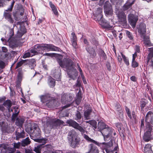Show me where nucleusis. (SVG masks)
<instances>
[{"instance_id": "f257e3e1", "label": "nucleus", "mask_w": 153, "mask_h": 153, "mask_svg": "<svg viewBox=\"0 0 153 153\" xmlns=\"http://www.w3.org/2000/svg\"><path fill=\"white\" fill-rule=\"evenodd\" d=\"M59 65L62 68H66L67 69L68 74L71 78L75 80L77 75L76 70L72 67L73 63L69 59L65 58L62 60L60 59H57Z\"/></svg>"}, {"instance_id": "f03ea898", "label": "nucleus", "mask_w": 153, "mask_h": 153, "mask_svg": "<svg viewBox=\"0 0 153 153\" xmlns=\"http://www.w3.org/2000/svg\"><path fill=\"white\" fill-rule=\"evenodd\" d=\"M68 139L71 142V146L73 148L77 147L79 144L80 139L74 130H72L69 132Z\"/></svg>"}, {"instance_id": "7ed1b4c3", "label": "nucleus", "mask_w": 153, "mask_h": 153, "mask_svg": "<svg viewBox=\"0 0 153 153\" xmlns=\"http://www.w3.org/2000/svg\"><path fill=\"white\" fill-rule=\"evenodd\" d=\"M64 123L63 121L60 120H55L48 118L44 124V129L46 130H49L52 128H56L60 125H63Z\"/></svg>"}, {"instance_id": "20e7f679", "label": "nucleus", "mask_w": 153, "mask_h": 153, "mask_svg": "<svg viewBox=\"0 0 153 153\" xmlns=\"http://www.w3.org/2000/svg\"><path fill=\"white\" fill-rule=\"evenodd\" d=\"M38 53H41L44 50L47 51H60V49L52 44H37L35 45Z\"/></svg>"}, {"instance_id": "39448f33", "label": "nucleus", "mask_w": 153, "mask_h": 153, "mask_svg": "<svg viewBox=\"0 0 153 153\" xmlns=\"http://www.w3.org/2000/svg\"><path fill=\"white\" fill-rule=\"evenodd\" d=\"M84 138L89 142L92 143L89 144L88 146V151L85 153H99V150L97 147L95 145L99 146V143L94 140L90 138L87 135H84Z\"/></svg>"}, {"instance_id": "423d86ee", "label": "nucleus", "mask_w": 153, "mask_h": 153, "mask_svg": "<svg viewBox=\"0 0 153 153\" xmlns=\"http://www.w3.org/2000/svg\"><path fill=\"white\" fill-rule=\"evenodd\" d=\"M40 98L42 101L46 102V105L48 107L54 105L56 101L55 99L48 94L41 96Z\"/></svg>"}, {"instance_id": "0eeeda50", "label": "nucleus", "mask_w": 153, "mask_h": 153, "mask_svg": "<svg viewBox=\"0 0 153 153\" xmlns=\"http://www.w3.org/2000/svg\"><path fill=\"white\" fill-rule=\"evenodd\" d=\"M15 2V1L13 0L10 7L8 8L7 10H5L4 13V16L5 19L11 24L13 23L14 21L13 18L12 17L11 12Z\"/></svg>"}, {"instance_id": "6e6552de", "label": "nucleus", "mask_w": 153, "mask_h": 153, "mask_svg": "<svg viewBox=\"0 0 153 153\" xmlns=\"http://www.w3.org/2000/svg\"><path fill=\"white\" fill-rule=\"evenodd\" d=\"M116 13L119 23L123 26H125L126 25L127 20L125 13L122 11L116 12Z\"/></svg>"}, {"instance_id": "1a4fd4ad", "label": "nucleus", "mask_w": 153, "mask_h": 153, "mask_svg": "<svg viewBox=\"0 0 153 153\" xmlns=\"http://www.w3.org/2000/svg\"><path fill=\"white\" fill-rule=\"evenodd\" d=\"M30 132L32 133L33 136L39 138L40 137L41 131L36 124H32L31 127L30 128Z\"/></svg>"}, {"instance_id": "9d476101", "label": "nucleus", "mask_w": 153, "mask_h": 153, "mask_svg": "<svg viewBox=\"0 0 153 153\" xmlns=\"http://www.w3.org/2000/svg\"><path fill=\"white\" fill-rule=\"evenodd\" d=\"M66 123L70 126H72L74 128L78 129L82 133H85V130L75 121L72 120H68L67 121Z\"/></svg>"}, {"instance_id": "9b49d317", "label": "nucleus", "mask_w": 153, "mask_h": 153, "mask_svg": "<svg viewBox=\"0 0 153 153\" xmlns=\"http://www.w3.org/2000/svg\"><path fill=\"white\" fill-rule=\"evenodd\" d=\"M113 129L107 126V127L101 131V132L103 136L105 141H106L107 138L109 137L113 131Z\"/></svg>"}, {"instance_id": "f8f14e48", "label": "nucleus", "mask_w": 153, "mask_h": 153, "mask_svg": "<svg viewBox=\"0 0 153 153\" xmlns=\"http://www.w3.org/2000/svg\"><path fill=\"white\" fill-rule=\"evenodd\" d=\"M104 12L106 16L111 15L113 13L111 5L108 1H106L104 6Z\"/></svg>"}, {"instance_id": "ddd939ff", "label": "nucleus", "mask_w": 153, "mask_h": 153, "mask_svg": "<svg viewBox=\"0 0 153 153\" xmlns=\"http://www.w3.org/2000/svg\"><path fill=\"white\" fill-rule=\"evenodd\" d=\"M138 32L140 34L141 37L146 36V25L144 23L140 24L137 28Z\"/></svg>"}, {"instance_id": "4468645a", "label": "nucleus", "mask_w": 153, "mask_h": 153, "mask_svg": "<svg viewBox=\"0 0 153 153\" xmlns=\"http://www.w3.org/2000/svg\"><path fill=\"white\" fill-rule=\"evenodd\" d=\"M128 19L131 25L133 28H134L137 22L138 18L137 17L133 14H130L128 15Z\"/></svg>"}, {"instance_id": "2eb2a0df", "label": "nucleus", "mask_w": 153, "mask_h": 153, "mask_svg": "<svg viewBox=\"0 0 153 153\" xmlns=\"http://www.w3.org/2000/svg\"><path fill=\"white\" fill-rule=\"evenodd\" d=\"M15 135L16 139L19 140L20 138L25 137V133L23 129H22L21 128H19L16 131Z\"/></svg>"}, {"instance_id": "dca6fc26", "label": "nucleus", "mask_w": 153, "mask_h": 153, "mask_svg": "<svg viewBox=\"0 0 153 153\" xmlns=\"http://www.w3.org/2000/svg\"><path fill=\"white\" fill-rule=\"evenodd\" d=\"M25 121V118L24 117H19L16 118L15 123L17 126L21 128L23 123Z\"/></svg>"}, {"instance_id": "f3484780", "label": "nucleus", "mask_w": 153, "mask_h": 153, "mask_svg": "<svg viewBox=\"0 0 153 153\" xmlns=\"http://www.w3.org/2000/svg\"><path fill=\"white\" fill-rule=\"evenodd\" d=\"M146 121L149 122L150 121L151 123L153 125V113L151 111H149L146 116Z\"/></svg>"}, {"instance_id": "a211bd4d", "label": "nucleus", "mask_w": 153, "mask_h": 153, "mask_svg": "<svg viewBox=\"0 0 153 153\" xmlns=\"http://www.w3.org/2000/svg\"><path fill=\"white\" fill-rule=\"evenodd\" d=\"M71 39L72 45L74 47L76 48L77 46V37L74 33L73 32L71 34Z\"/></svg>"}, {"instance_id": "6ab92c4d", "label": "nucleus", "mask_w": 153, "mask_h": 153, "mask_svg": "<svg viewBox=\"0 0 153 153\" xmlns=\"http://www.w3.org/2000/svg\"><path fill=\"white\" fill-rule=\"evenodd\" d=\"M102 9L101 7H99L97 8V10L96 11V14H95V16L94 18V19L96 20L97 18H98L99 19L102 17Z\"/></svg>"}, {"instance_id": "aec40b11", "label": "nucleus", "mask_w": 153, "mask_h": 153, "mask_svg": "<svg viewBox=\"0 0 153 153\" xmlns=\"http://www.w3.org/2000/svg\"><path fill=\"white\" fill-rule=\"evenodd\" d=\"M143 39V41L145 45L147 47H150L152 45L149 40V37L148 36H145L141 37Z\"/></svg>"}, {"instance_id": "412c9836", "label": "nucleus", "mask_w": 153, "mask_h": 153, "mask_svg": "<svg viewBox=\"0 0 153 153\" xmlns=\"http://www.w3.org/2000/svg\"><path fill=\"white\" fill-rule=\"evenodd\" d=\"M22 74L21 72H19L17 76V80L16 81V85L18 87L20 88L21 82L22 79Z\"/></svg>"}, {"instance_id": "4be33fe9", "label": "nucleus", "mask_w": 153, "mask_h": 153, "mask_svg": "<svg viewBox=\"0 0 153 153\" xmlns=\"http://www.w3.org/2000/svg\"><path fill=\"white\" fill-rule=\"evenodd\" d=\"M106 124L102 122H99L98 124V129L99 130L98 131L101 132V131L107 127Z\"/></svg>"}, {"instance_id": "5701e85b", "label": "nucleus", "mask_w": 153, "mask_h": 153, "mask_svg": "<svg viewBox=\"0 0 153 153\" xmlns=\"http://www.w3.org/2000/svg\"><path fill=\"white\" fill-rule=\"evenodd\" d=\"M148 51L149 53L148 54L147 57L148 62L153 57V48H148Z\"/></svg>"}, {"instance_id": "b1692460", "label": "nucleus", "mask_w": 153, "mask_h": 153, "mask_svg": "<svg viewBox=\"0 0 153 153\" xmlns=\"http://www.w3.org/2000/svg\"><path fill=\"white\" fill-rule=\"evenodd\" d=\"M144 153H153L151 149V147L150 144H146L144 149Z\"/></svg>"}, {"instance_id": "393cba45", "label": "nucleus", "mask_w": 153, "mask_h": 153, "mask_svg": "<svg viewBox=\"0 0 153 153\" xmlns=\"http://www.w3.org/2000/svg\"><path fill=\"white\" fill-rule=\"evenodd\" d=\"M91 109H89L85 111L84 112V116L86 120H88L90 118V115L91 112Z\"/></svg>"}, {"instance_id": "a878e982", "label": "nucleus", "mask_w": 153, "mask_h": 153, "mask_svg": "<svg viewBox=\"0 0 153 153\" xmlns=\"http://www.w3.org/2000/svg\"><path fill=\"white\" fill-rule=\"evenodd\" d=\"M13 105L12 102L10 100H7L3 103V105L9 109Z\"/></svg>"}, {"instance_id": "bb28decb", "label": "nucleus", "mask_w": 153, "mask_h": 153, "mask_svg": "<svg viewBox=\"0 0 153 153\" xmlns=\"http://www.w3.org/2000/svg\"><path fill=\"white\" fill-rule=\"evenodd\" d=\"M49 4L54 14L56 16H58V12L55 6L51 2H50Z\"/></svg>"}, {"instance_id": "cd10ccee", "label": "nucleus", "mask_w": 153, "mask_h": 153, "mask_svg": "<svg viewBox=\"0 0 153 153\" xmlns=\"http://www.w3.org/2000/svg\"><path fill=\"white\" fill-rule=\"evenodd\" d=\"M151 134L150 132H146L143 137V140L146 141H149L151 139Z\"/></svg>"}, {"instance_id": "c85d7f7f", "label": "nucleus", "mask_w": 153, "mask_h": 153, "mask_svg": "<svg viewBox=\"0 0 153 153\" xmlns=\"http://www.w3.org/2000/svg\"><path fill=\"white\" fill-rule=\"evenodd\" d=\"M48 84L51 87L53 88L54 87L55 84V79L50 77L48 79Z\"/></svg>"}, {"instance_id": "c756f323", "label": "nucleus", "mask_w": 153, "mask_h": 153, "mask_svg": "<svg viewBox=\"0 0 153 153\" xmlns=\"http://www.w3.org/2000/svg\"><path fill=\"white\" fill-rule=\"evenodd\" d=\"M30 142L29 138L27 137L22 140V146H25L29 144Z\"/></svg>"}, {"instance_id": "7c9ffc66", "label": "nucleus", "mask_w": 153, "mask_h": 153, "mask_svg": "<svg viewBox=\"0 0 153 153\" xmlns=\"http://www.w3.org/2000/svg\"><path fill=\"white\" fill-rule=\"evenodd\" d=\"M86 50L91 55L95 56L96 55V53H95L94 49L92 48H86Z\"/></svg>"}, {"instance_id": "2f4dec72", "label": "nucleus", "mask_w": 153, "mask_h": 153, "mask_svg": "<svg viewBox=\"0 0 153 153\" xmlns=\"http://www.w3.org/2000/svg\"><path fill=\"white\" fill-rule=\"evenodd\" d=\"M152 130V126L149 123V122H148V123H147L146 126L145 131H146V132H149L151 133Z\"/></svg>"}, {"instance_id": "473e14b6", "label": "nucleus", "mask_w": 153, "mask_h": 153, "mask_svg": "<svg viewBox=\"0 0 153 153\" xmlns=\"http://www.w3.org/2000/svg\"><path fill=\"white\" fill-rule=\"evenodd\" d=\"M22 29L21 28L20 30H19L17 31V34H16V37L18 38L21 37L25 33V31L24 30L22 31Z\"/></svg>"}, {"instance_id": "72a5a7b5", "label": "nucleus", "mask_w": 153, "mask_h": 153, "mask_svg": "<svg viewBox=\"0 0 153 153\" xmlns=\"http://www.w3.org/2000/svg\"><path fill=\"white\" fill-rule=\"evenodd\" d=\"M132 4L127 2L123 6V10H126L131 7Z\"/></svg>"}, {"instance_id": "f704fd0d", "label": "nucleus", "mask_w": 153, "mask_h": 153, "mask_svg": "<svg viewBox=\"0 0 153 153\" xmlns=\"http://www.w3.org/2000/svg\"><path fill=\"white\" fill-rule=\"evenodd\" d=\"M29 51H30V53L31 54V56H32L38 53L35 46L33 48L29 50Z\"/></svg>"}, {"instance_id": "c9c22d12", "label": "nucleus", "mask_w": 153, "mask_h": 153, "mask_svg": "<svg viewBox=\"0 0 153 153\" xmlns=\"http://www.w3.org/2000/svg\"><path fill=\"white\" fill-rule=\"evenodd\" d=\"M100 25L102 26V27L106 28L111 29L112 28V27L109 25L108 22H106V23H100Z\"/></svg>"}, {"instance_id": "e433bc0d", "label": "nucleus", "mask_w": 153, "mask_h": 153, "mask_svg": "<svg viewBox=\"0 0 153 153\" xmlns=\"http://www.w3.org/2000/svg\"><path fill=\"white\" fill-rule=\"evenodd\" d=\"M42 146L41 145H39L35 147L33 150L36 153H41V149L42 148Z\"/></svg>"}, {"instance_id": "4c0bfd02", "label": "nucleus", "mask_w": 153, "mask_h": 153, "mask_svg": "<svg viewBox=\"0 0 153 153\" xmlns=\"http://www.w3.org/2000/svg\"><path fill=\"white\" fill-rule=\"evenodd\" d=\"M120 54L122 56V58L123 59V60L124 62H125L126 65L127 66L128 65H129V62L128 59H127L125 56L122 53V52H120Z\"/></svg>"}, {"instance_id": "58836bf2", "label": "nucleus", "mask_w": 153, "mask_h": 153, "mask_svg": "<svg viewBox=\"0 0 153 153\" xmlns=\"http://www.w3.org/2000/svg\"><path fill=\"white\" fill-rule=\"evenodd\" d=\"M76 117L75 118V120H76L78 122H79V120H80L81 118V116L80 112L77 111L76 114Z\"/></svg>"}, {"instance_id": "ea45409f", "label": "nucleus", "mask_w": 153, "mask_h": 153, "mask_svg": "<svg viewBox=\"0 0 153 153\" xmlns=\"http://www.w3.org/2000/svg\"><path fill=\"white\" fill-rule=\"evenodd\" d=\"M29 65H30H30L31 66V68H32L34 66H35V63L36 61L35 59H31L29 60Z\"/></svg>"}, {"instance_id": "a19ab883", "label": "nucleus", "mask_w": 153, "mask_h": 153, "mask_svg": "<svg viewBox=\"0 0 153 153\" xmlns=\"http://www.w3.org/2000/svg\"><path fill=\"white\" fill-rule=\"evenodd\" d=\"M126 34L127 36L130 40H132L133 39V36L131 33L128 31H126Z\"/></svg>"}, {"instance_id": "79ce46f5", "label": "nucleus", "mask_w": 153, "mask_h": 153, "mask_svg": "<svg viewBox=\"0 0 153 153\" xmlns=\"http://www.w3.org/2000/svg\"><path fill=\"white\" fill-rule=\"evenodd\" d=\"M125 110L126 111V113L128 117L130 119H131L132 118L131 115V112L129 110L128 108L126 106L125 107Z\"/></svg>"}, {"instance_id": "37998d69", "label": "nucleus", "mask_w": 153, "mask_h": 153, "mask_svg": "<svg viewBox=\"0 0 153 153\" xmlns=\"http://www.w3.org/2000/svg\"><path fill=\"white\" fill-rule=\"evenodd\" d=\"M132 67L133 68H136L138 66V63L134 60V59H132Z\"/></svg>"}, {"instance_id": "c03bdc74", "label": "nucleus", "mask_w": 153, "mask_h": 153, "mask_svg": "<svg viewBox=\"0 0 153 153\" xmlns=\"http://www.w3.org/2000/svg\"><path fill=\"white\" fill-rule=\"evenodd\" d=\"M32 56L30 51H29V52L26 53L23 56V58H26Z\"/></svg>"}, {"instance_id": "a18cd8bd", "label": "nucleus", "mask_w": 153, "mask_h": 153, "mask_svg": "<svg viewBox=\"0 0 153 153\" xmlns=\"http://www.w3.org/2000/svg\"><path fill=\"white\" fill-rule=\"evenodd\" d=\"M96 21H98V22L100 24V23H106V21L102 17L101 18V19H99L98 18H97L96 20H95Z\"/></svg>"}, {"instance_id": "49530a36", "label": "nucleus", "mask_w": 153, "mask_h": 153, "mask_svg": "<svg viewBox=\"0 0 153 153\" xmlns=\"http://www.w3.org/2000/svg\"><path fill=\"white\" fill-rule=\"evenodd\" d=\"M97 123L94 120H91L90 125L92 126L94 128H97Z\"/></svg>"}, {"instance_id": "de8ad7c7", "label": "nucleus", "mask_w": 153, "mask_h": 153, "mask_svg": "<svg viewBox=\"0 0 153 153\" xmlns=\"http://www.w3.org/2000/svg\"><path fill=\"white\" fill-rule=\"evenodd\" d=\"M100 52L101 53L100 56L101 57L103 58L104 59H106V55L104 51L102 50H101Z\"/></svg>"}, {"instance_id": "09e8293b", "label": "nucleus", "mask_w": 153, "mask_h": 153, "mask_svg": "<svg viewBox=\"0 0 153 153\" xmlns=\"http://www.w3.org/2000/svg\"><path fill=\"white\" fill-rule=\"evenodd\" d=\"M82 97L81 96H79L76 100L75 102L77 105H79L81 101Z\"/></svg>"}, {"instance_id": "8fccbe9b", "label": "nucleus", "mask_w": 153, "mask_h": 153, "mask_svg": "<svg viewBox=\"0 0 153 153\" xmlns=\"http://www.w3.org/2000/svg\"><path fill=\"white\" fill-rule=\"evenodd\" d=\"M9 34L10 36V38H11L14 35L13 30V29H10L9 30Z\"/></svg>"}, {"instance_id": "3c124183", "label": "nucleus", "mask_w": 153, "mask_h": 153, "mask_svg": "<svg viewBox=\"0 0 153 153\" xmlns=\"http://www.w3.org/2000/svg\"><path fill=\"white\" fill-rule=\"evenodd\" d=\"M20 146V143L19 142L18 143H14L13 146L14 148L16 149H18L19 148Z\"/></svg>"}, {"instance_id": "603ef678", "label": "nucleus", "mask_w": 153, "mask_h": 153, "mask_svg": "<svg viewBox=\"0 0 153 153\" xmlns=\"http://www.w3.org/2000/svg\"><path fill=\"white\" fill-rule=\"evenodd\" d=\"M5 66V63L1 61H0V67L1 68H4Z\"/></svg>"}, {"instance_id": "864d4df0", "label": "nucleus", "mask_w": 153, "mask_h": 153, "mask_svg": "<svg viewBox=\"0 0 153 153\" xmlns=\"http://www.w3.org/2000/svg\"><path fill=\"white\" fill-rule=\"evenodd\" d=\"M13 109L14 110V113L18 114L19 112V110L18 108L16 106L13 107Z\"/></svg>"}, {"instance_id": "5fc2aeb1", "label": "nucleus", "mask_w": 153, "mask_h": 153, "mask_svg": "<svg viewBox=\"0 0 153 153\" xmlns=\"http://www.w3.org/2000/svg\"><path fill=\"white\" fill-rule=\"evenodd\" d=\"M119 117L120 118V119L122 120H123V113L122 111L119 112Z\"/></svg>"}, {"instance_id": "6e6d98bb", "label": "nucleus", "mask_w": 153, "mask_h": 153, "mask_svg": "<svg viewBox=\"0 0 153 153\" xmlns=\"http://www.w3.org/2000/svg\"><path fill=\"white\" fill-rule=\"evenodd\" d=\"M116 126L118 128V130L121 129L122 124L120 123H117L116 124Z\"/></svg>"}, {"instance_id": "4d7b16f0", "label": "nucleus", "mask_w": 153, "mask_h": 153, "mask_svg": "<svg viewBox=\"0 0 153 153\" xmlns=\"http://www.w3.org/2000/svg\"><path fill=\"white\" fill-rule=\"evenodd\" d=\"M23 62H18L17 64L16 68H18L20 67L22 64Z\"/></svg>"}, {"instance_id": "13d9d810", "label": "nucleus", "mask_w": 153, "mask_h": 153, "mask_svg": "<svg viewBox=\"0 0 153 153\" xmlns=\"http://www.w3.org/2000/svg\"><path fill=\"white\" fill-rule=\"evenodd\" d=\"M44 56H47L51 57H52L53 56V54L52 53H46L43 54Z\"/></svg>"}, {"instance_id": "bf43d9fd", "label": "nucleus", "mask_w": 153, "mask_h": 153, "mask_svg": "<svg viewBox=\"0 0 153 153\" xmlns=\"http://www.w3.org/2000/svg\"><path fill=\"white\" fill-rule=\"evenodd\" d=\"M130 79L131 80L134 82H135L137 80L136 78V77L135 76H131L130 78Z\"/></svg>"}, {"instance_id": "052dcab7", "label": "nucleus", "mask_w": 153, "mask_h": 153, "mask_svg": "<svg viewBox=\"0 0 153 153\" xmlns=\"http://www.w3.org/2000/svg\"><path fill=\"white\" fill-rule=\"evenodd\" d=\"M52 153H65L64 151H62L61 150H56L55 151L52 152Z\"/></svg>"}, {"instance_id": "680f3d73", "label": "nucleus", "mask_w": 153, "mask_h": 153, "mask_svg": "<svg viewBox=\"0 0 153 153\" xmlns=\"http://www.w3.org/2000/svg\"><path fill=\"white\" fill-rule=\"evenodd\" d=\"M2 51L4 53H6L7 51V49L5 47H2Z\"/></svg>"}, {"instance_id": "e2e57ef3", "label": "nucleus", "mask_w": 153, "mask_h": 153, "mask_svg": "<svg viewBox=\"0 0 153 153\" xmlns=\"http://www.w3.org/2000/svg\"><path fill=\"white\" fill-rule=\"evenodd\" d=\"M6 99V97H0V102H2L3 101L5 100Z\"/></svg>"}, {"instance_id": "0e129e2a", "label": "nucleus", "mask_w": 153, "mask_h": 153, "mask_svg": "<svg viewBox=\"0 0 153 153\" xmlns=\"http://www.w3.org/2000/svg\"><path fill=\"white\" fill-rule=\"evenodd\" d=\"M146 105V103L145 102L143 101L142 102L141 105V108L142 109Z\"/></svg>"}, {"instance_id": "69168bd1", "label": "nucleus", "mask_w": 153, "mask_h": 153, "mask_svg": "<svg viewBox=\"0 0 153 153\" xmlns=\"http://www.w3.org/2000/svg\"><path fill=\"white\" fill-rule=\"evenodd\" d=\"M117 58L118 61L120 62H121L122 61V58H121V56L120 55H118Z\"/></svg>"}, {"instance_id": "338daca9", "label": "nucleus", "mask_w": 153, "mask_h": 153, "mask_svg": "<svg viewBox=\"0 0 153 153\" xmlns=\"http://www.w3.org/2000/svg\"><path fill=\"white\" fill-rule=\"evenodd\" d=\"M135 1V0H128L127 2L133 4Z\"/></svg>"}, {"instance_id": "774afa93", "label": "nucleus", "mask_w": 153, "mask_h": 153, "mask_svg": "<svg viewBox=\"0 0 153 153\" xmlns=\"http://www.w3.org/2000/svg\"><path fill=\"white\" fill-rule=\"evenodd\" d=\"M4 110V108L2 105H0V110L3 111Z\"/></svg>"}]
</instances>
